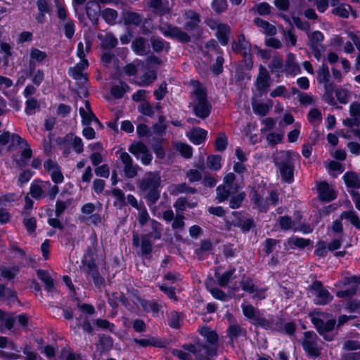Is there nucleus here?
I'll list each match as a JSON object with an SVG mask.
<instances>
[{
    "mask_svg": "<svg viewBox=\"0 0 360 360\" xmlns=\"http://www.w3.org/2000/svg\"><path fill=\"white\" fill-rule=\"evenodd\" d=\"M198 332L206 339L207 345L199 341L194 344H186L181 349H173L172 354L181 360H210V357L217 355L218 335L216 332L207 326L199 328Z\"/></svg>",
    "mask_w": 360,
    "mask_h": 360,
    "instance_id": "nucleus-1",
    "label": "nucleus"
},
{
    "mask_svg": "<svg viewBox=\"0 0 360 360\" xmlns=\"http://www.w3.org/2000/svg\"><path fill=\"white\" fill-rule=\"evenodd\" d=\"M161 176L158 172H147L138 181V188L142 195L151 204L155 203L160 198Z\"/></svg>",
    "mask_w": 360,
    "mask_h": 360,
    "instance_id": "nucleus-2",
    "label": "nucleus"
},
{
    "mask_svg": "<svg viewBox=\"0 0 360 360\" xmlns=\"http://www.w3.org/2000/svg\"><path fill=\"white\" fill-rule=\"evenodd\" d=\"M311 323L317 330L318 333L327 341H331L334 335L331 333L336 323L335 319H333L328 314L324 313L319 309H314L309 313Z\"/></svg>",
    "mask_w": 360,
    "mask_h": 360,
    "instance_id": "nucleus-3",
    "label": "nucleus"
},
{
    "mask_svg": "<svg viewBox=\"0 0 360 360\" xmlns=\"http://www.w3.org/2000/svg\"><path fill=\"white\" fill-rule=\"evenodd\" d=\"M316 78L319 83L323 84L325 92L323 98L325 102L330 105L335 106L338 109H341L342 107L338 105L337 102L333 97L335 84L330 80L329 69L325 63H323L322 65L317 70Z\"/></svg>",
    "mask_w": 360,
    "mask_h": 360,
    "instance_id": "nucleus-4",
    "label": "nucleus"
},
{
    "mask_svg": "<svg viewBox=\"0 0 360 360\" xmlns=\"http://www.w3.org/2000/svg\"><path fill=\"white\" fill-rule=\"evenodd\" d=\"M58 193V186L53 185L49 181L35 179L30 185V194L36 200L43 199L46 195L53 200Z\"/></svg>",
    "mask_w": 360,
    "mask_h": 360,
    "instance_id": "nucleus-5",
    "label": "nucleus"
},
{
    "mask_svg": "<svg viewBox=\"0 0 360 360\" xmlns=\"http://www.w3.org/2000/svg\"><path fill=\"white\" fill-rule=\"evenodd\" d=\"M235 181L236 176L232 172L224 177L223 184L218 186L216 189V199L219 202L226 200L232 193H237L242 188V186H238Z\"/></svg>",
    "mask_w": 360,
    "mask_h": 360,
    "instance_id": "nucleus-6",
    "label": "nucleus"
},
{
    "mask_svg": "<svg viewBox=\"0 0 360 360\" xmlns=\"http://www.w3.org/2000/svg\"><path fill=\"white\" fill-rule=\"evenodd\" d=\"M276 165L279 169L282 179L287 183H291L293 180L294 169L292 153L282 152L281 157L276 161Z\"/></svg>",
    "mask_w": 360,
    "mask_h": 360,
    "instance_id": "nucleus-7",
    "label": "nucleus"
},
{
    "mask_svg": "<svg viewBox=\"0 0 360 360\" xmlns=\"http://www.w3.org/2000/svg\"><path fill=\"white\" fill-rule=\"evenodd\" d=\"M244 316L251 321L252 323L265 329L273 328L274 319H266L259 309L251 304H243L241 305Z\"/></svg>",
    "mask_w": 360,
    "mask_h": 360,
    "instance_id": "nucleus-8",
    "label": "nucleus"
},
{
    "mask_svg": "<svg viewBox=\"0 0 360 360\" xmlns=\"http://www.w3.org/2000/svg\"><path fill=\"white\" fill-rule=\"evenodd\" d=\"M195 84H196V88L194 90V94L196 98L193 111L196 116L205 119L210 115L212 107L207 100L205 91L198 86V82H195Z\"/></svg>",
    "mask_w": 360,
    "mask_h": 360,
    "instance_id": "nucleus-9",
    "label": "nucleus"
},
{
    "mask_svg": "<svg viewBox=\"0 0 360 360\" xmlns=\"http://www.w3.org/2000/svg\"><path fill=\"white\" fill-rule=\"evenodd\" d=\"M160 32L166 37L175 39L181 43H188L191 41V37L181 28L174 26L167 22H161L159 27Z\"/></svg>",
    "mask_w": 360,
    "mask_h": 360,
    "instance_id": "nucleus-10",
    "label": "nucleus"
},
{
    "mask_svg": "<svg viewBox=\"0 0 360 360\" xmlns=\"http://www.w3.org/2000/svg\"><path fill=\"white\" fill-rule=\"evenodd\" d=\"M319 339L313 331L304 333L301 343L304 350L311 357H317L321 354V348L319 345Z\"/></svg>",
    "mask_w": 360,
    "mask_h": 360,
    "instance_id": "nucleus-11",
    "label": "nucleus"
},
{
    "mask_svg": "<svg viewBox=\"0 0 360 360\" xmlns=\"http://www.w3.org/2000/svg\"><path fill=\"white\" fill-rule=\"evenodd\" d=\"M309 290L316 297L314 302L316 304L325 305L333 300V295L323 287L319 281H315L309 286Z\"/></svg>",
    "mask_w": 360,
    "mask_h": 360,
    "instance_id": "nucleus-12",
    "label": "nucleus"
},
{
    "mask_svg": "<svg viewBox=\"0 0 360 360\" xmlns=\"http://www.w3.org/2000/svg\"><path fill=\"white\" fill-rule=\"evenodd\" d=\"M323 39V34L319 31H314L311 33L308 32L307 45L318 60H320L326 51V47L322 44Z\"/></svg>",
    "mask_w": 360,
    "mask_h": 360,
    "instance_id": "nucleus-13",
    "label": "nucleus"
},
{
    "mask_svg": "<svg viewBox=\"0 0 360 360\" xmlns=\"http://www.w3.org/2000/svg\"><path fill=\"white\" fill-rule=\"evenodd\" d=\"M124 175L127 179H133L137 176L141 169L139 166L134 163L132 158L127 152H121L119 155Z\"/></svg>",
    "mask_w": 360,
    "mask_h": 360,
    "instance_id": "nucleus-14",
    "label": "nucleus"
},
{
    "mask_svg": "<svg viewBox=\"0 0 360 360\" xmlns=\"http://www.w3.org/2000/svg\"><path fill=\"white\" fill-rule=\"evenodd\" d=\"M129 151L137 159H140L143 165H149L153 159L147 146L142 142H135L130 145Z\"/></svg>",
    "mask_w": 360,
    "mask_h": 360,
    "instance_id": "nucleus-15",
    "label": "nucleus"
},
{
    "mask_svg": "<svg viewBox=\"0 0 360 360\" xmlns=\"http://www.w3.org/2000/svg\"><path fill=\"white\" fill-rule=\"evenodd\" d=\"M350 118H346L342 123L348 127H359L360 125V103L352 102L349 109Z\"/></svg>",
    "mask_w": 360,
    "mask_h": 360,
    "instance_id": "nucleus-16",
    "label": "nucleus"
},
{
    "mask_svg": "<svg viewBox=\"0 0 360 360\" xmlns=\"http://www.w3.org/2000/svg\"><path fill=\"white\" fill-rule=\"evenodd\" d=\"M185 17V23H184V29L188 31H192L196 29L200 22V15L193 11V10H187L184 13Z\"/></svg>",
    "mask_w": 360,
    "mask_h": 360,
    "instance_id": "nucleus-17",
    "label": "nucleus"
},
{
    "mask_svg": "<svg viewBox=\"0 0 360 360\" xmlns=\"http://www.w3.org/2000/svg\"><path fill=\"white\" fill-rule=\"evenodd\" d=\"M270 76L267 70L262 65H260L259 73L255 82V86L258 91H266L270 86Z\"/></svg>",
    "mask_w": 360,
    "mask_h": 360,
    "instance_id": "nucleus-18",
    "label": "nucleus"
},
{
    "mask_svg": "<svg viewBox=\"0 0 360 360\" xmlns=\"http://www.w3.org/2000/svg\"><path fill=\"white\" fill-rule=\"evenodd\" d=\"M101 7L98 2L89 1L86 4V13L89 19L94 25L98 23V17L101 15Z\"/></svg>",
    "mask_w": 360,
    "mask_h": 360,
    "instance_id": "nucleus-19",
    "label": "nucleus"
},
{
    "mask_svg": "<svg viewBox=\"0 0 360 360\" xmlns=\"http://www.w3.org/2000/svg\"><path fill=\"white\" fill-rule=\"evenodd\" d=\"M319 197L321 200L329 202L336 198L335 191L330 187L326 181H322L318 185Z\"/></svg>",
    "mask_w": 360,
    "mask_h": 360,
    "instance_id": "nucleus-20",
    "label": "nucleus"
},
{
    "mask_svg": "<svg viewBox=\"0 0 360 360\" xmlns=\"http://www.w3.org/2000/svg\"><path fill=\"white\" fill-rule=\"evenodd\" d=\"M227 335L230 339V344L233 345V342L237 340L239 338L246 336L247 330L245 328L242 327L238 323L231 324L226 330Z\"/></svg>",
    "mask_w": 360,
    "mask_h": 360,
    "instance_id": "nucleus-21",
    "label": "nucleus"
},
{
    "mask_svg": "<svg viewBox=\"0 0 360 360\" xmlns=\"http://www.w3.org/2000/svg\"><path fill=\"white\" fill-rule=\"evenodd\" d=\"M79 113L82 118V124L84 125H89L93 121H95L96 123L99 124L98 120L93 113L90 103L88 101H85V106L84 108H79Z\"/></svg>",
    "mask_w": 360,
    "mask_h": 360,
    "instance_id": "nucleus-22",
    "label": "nucleus"
},
{
    "mask_svg": "<svg viewBox=\"0 0 360 360\" xmlns=\"http://www.w3.org/2000/svg\"><path fill=\"white\" fill-rule=\"evenodd\" d=\"M250 44L248 41L243 34H240L238 38V42L233 41L232 49L237 53H240L243 56L248 55L250 51Z\"/></svg>",
    "mask_w": 360,
    "mask_h": 360,
    "instance_id": "nucleus-23",
    "label": "nucleus"
},
{
    "mask_svg": "<svg viewBox=\"0 0 360 360\" xmlns=\"http://www.w3.org/2000/svg\"><path fill=\"white\" fill-rule=\"evenodd\" d=\"M145 1L154 13L160 15L168 13L170 11L169 6L165 5L162 0H145Z\"/></svg>",
    "mask_w": 360,
    "mask_h": 360,
    "instance_id": "nucleus-24",
    "label": "nucleus"
},
{
    "mask_svg": "<svg viewBox=\"0 0 360 360\" xmlns=\"http://www.w3.org/2000/svg\"><path fill=\"white\" fill-rule=\"evenodd\" d=\"M207 131L200 128H194L191 131L187 133V136L190 141L194 144L198 145L202 143L206 139Z\"/></svg>",
    "mask_w": 360,
    "mask_h": 360,
    "instance_id": "nucleus-25",
    "label": "nucleus"
},
{
    "mask_svg": "<svg viewBox=\"0 0 360 360\" xmlns=\"http://www.w3.org/2000/svg\"><path fill=\"white\" fill-rule=\"evenodd\" d=\"M168 191L172 195H178L180 193H184L194 194L197 191L195 188L188 186L186 183L172 184L169 186Z\"/></svg>",
    "mask_w": 360,
    "mask_h": 360,
    "instance_id": "nucleus-26",
    "label": "nucleus"
},
{
    "mask_svg": "<svg viewBox=\"0 0 360 360\" xmlns=\"http://www.w3.org/2000/svg\"><path fill=\"white\" fill-rule=\"evenodd\" d=\"M343 180L348 188L359 189L360 176L353 172H346L343 176Z\"/></svg>",
    "mask_w": 360,
    "mask_h": 360,
    "instance_id": "nucleus-27",
    "label": "nucleus"
},
{
    "mask_svg": "<svg viewBox=\"0 0 360 360\" xmlns=\"http://www.w3.org/2000/svg\"><path fill=\"white\" fill-rule=\"evenodd\" d=\"M230 33V27L226 24H222L217 30L216 37L222 45H226L229 41Z\"/></svg>",
    "mask_w": 360,
    "mask_h": 360,
    "instance_id": "nucleus-28",
    "label": "nucleus"
},
{
    "mask_svg": "<svg viewBox=\"0 0 360 360\" xmlns=\"http://www.w3.org/2000/svg\"><path fill=\"white\" fill-rule=\"evenodd\" d=\"M285 70L288 73L294 75L300 72L299 65L295 60V56L292 53H289L287 56Z\"/></svg>",
    "mask_w": 360,
    "mask_h": 360,
    "instance_id": "nucleus-29",
    "label": "nucleus"
},
{
    "mask_svg": "<svg viewBox=\"0 0 360 360\" xmlns=\"http://www.w3.org/2000/svg\"><path fill=\"white\" fill-rule=\"evenodd\" d=\"M111 194L115 198L113 205L119 209L124 207L126 203V198L124 193L120 188H113L111 191Z\"/></svg>",
    "mask_w": 360,
    "mask_h": 360,
    "instance_id": "nucleus-30",
    "label": "nucleus"
},
{
    "mask_svg": "<svg viewBox=\"0 0 360 360\" xmlns=\"http://www.w3.org/2000/svg\"><path fill=\"white\" fill-rule=\"evenodd\" d=\"M134 341L141 347L153 346L157 347H164L165 346L163 341L153 337L147 339L135 338L134 339Z\"/></svg>",
    "mask_w": 360,
    "mask_h": 360,
    "instance_id": "nucleus-31",
    "label": "nucleus"
},
{
    "mask_svg": "<svg viewBox=\"0 0 360 360\" xmlns=\"http://www.w3.org/2000/svg\"><path fill=\"white\" fill-rule=\"evenodd\" d=\"M254 22L257 27H261L264 32L269 35H274L276 33V27L262 18H256L254 20Z\"/></svg>",
    "mask_w": 360,
    "mask_h": 360,
    "instance_id": "nucleus-32",
    "label": "nucleus"
},
{
    "mask_svg": "<svg viewBox=\"0 0 360 360\" xmlns=\"http://www.w3.org/2000/svg\"><path fill=\"white\" fill-rule=\"evenodd\" d=\"M101 15L105 22L109 25H114L118 17V13L114 9L107 8L101 11Z\"/></svg>",
    "mask_w": 360,
    "mask_h": 360,
    "instance_id": "nucleus-33",
    "label": "nucleus"
},
{
    "mask_svg": "<svg viewBox=\"0 0 360 360\" xmlns=\"http://www.w3.org/2000/svg\"><path fill=\"white\" fill-rule=\"evenodd\" d=\"M196 206V202H188L187 198L185 197L179 198L174 204V207L176 209V212H183L186 209V207L194 208Z\"/></svg>",
    "mask_w": 360,
    "mask_h": 360,
    "instance_id": "nucleus-34",
    "label": "nucleus"
},
{
    "mask_svg": "<svg viewBox=\"0 0 360 360\" xmlns=\"http://www.w3.org/2000/svg\"><path fill=\"white\" fill-rule=\"evenodd\" d=\"M235 271H236L235 269H231L221 274L216 273L215 276L217 279L219 285L221 287L227 286L230 280L232 278L233 275L235 273Z\"/></svg>",
    "mask_w": 360,
    "mask_h": 360,
    "instance_id": "nucleus-35",
    "label": "nucleus"
},
{
    "mask_svg": "<svg viewBox=\"0 0 360 360\" xmlns=\"http://www.w3.org/2000/svg\"><path fill=\"white\" fill-rule=\"evenodd\" d=\"M340 218L347 219L356 229H360V219L354 210L343 212Z\"/></svg>",
    "mask_w": 360,
    "mask_h": 360,
    "instance_id": "nucleus-36",
    "label": "nucleus"
},
{
    "mask_svg": "<svg viewBox=\"0 0 360 360\" xmlns=\"http://www.w3.org/2000/svg\"><path fill=\"white\" fill-rule=\"evenodd\" d=\"M37 274L38 278L42 282L44 283V284L46 285V289L48 291H51L53 290V288H54L53 280L52 279V278L51 277V276L49 274L48 272H46V271L39 269L37 271Z\"/></svg>",
    "mask_w": 360,
    "mask_h": 360,
    "instance_id": "nucleus-37",
    "label": "nucleus"
},
{
    "mask_svg": "<svg viewBox=\"0 0 360 360\" xmlns=\"http://www.w3.org/2000/svg\"><path fill=\"white\" fill-rule=\"evenodd\" d=\"M65 139L70 142L72 148L77 153L79 154L83 152L84 145L81 138L68 134L66 136Z\"/></svg>",
    "mask_w": 360,
    "mask_h": 360,
    "instance_id": "nucleus-38",
    "label": "nucleus"
},
{
    "mask_svg": "<svg viewBox=\"0 0 360 360\" xmlns=\"http://www.w3.org/2000/svg\"><path fill=\"white\" fill-rule=\"evenodd\" d=\"M335 97L341 104H347L351 97V92L346 88L339 87L335 90Z\"/></svg>",
    "mask_w": 360,
    "mask_h": 360,
    "instance_id": "nucleus-39",
    "label": "nucleus"
},
{
    "mask_svg": "<svg viewBox=\"0 0 360 360\" xmlns=\"http://www.w3.org/2000/svg\"><path fill=\"white\" fill-rule=\"evenodd\" d=\"M124 20L128 25L139 26L143 22V17L138 13L127 12L125 14Z\"/></svg>",
    "mask_w": 360,
    "mask_h": 360,
    "instance_id": "nucleus-40",
    "label": "nucleus"
},
{
    "mask_svg": "<svg viewBox=\"0 0 360 360\" xmlns=\"http://www.w3.org/2000/svg\"><path fill=\"white\" fill-rule=\"evenodd\" d=\"M352 11L351 6L348 4H342L335 7L332 13L333 14L338 15L342 18H347L349 17V13Z\"/></svg>",
    "mask_w": 360,
    "mask_h": 360,
    "instance_id": "nucleus-41",
    "label": "nucleus"
},
{
    "mask_svg": "<svg viewBox=\"0 0 360 360\" xmlns=\"http://www.w3.org/2000/svg\"><path fill=\"white\" fill-rule=\"evenodd\" d=\"M140 304L146 311H151L154 314L158 313L162 309V306L157 302L140 300Z\"/></svg>",
    "mask_w": 360,
    "mask_h": 360,
    "instance_id": "nucleus-42",
    "label": "nucleus"
},
{
    "mask_svg": "<svg viewBox=\"0 0 360 360\" xmlns=\"http://www.w3.org/2000/svg\"><path fill=\"white\" fill-rule=\"evenodd\" d=\"M19 272V268L17 266L11 267H0V275L4 278L11 280Z\"/></svg>",
    "mask_w": 360,
    "mask_h": 360,
    "instance_id": "nucleus-43",
    "label": "nucleus"
},
{
    "mask_svg": "<svg viewBox=\"0 0 360 360\" xmlns=\"http://www.w3.org/2000/svg\"><path fill=\"white\" fill-rule=\"evenodd\" d=\"M150 42L153 50L156 52H160L165 49H168L169 48V43L160 37H153L150 39Z\"/></svg>",
    "mask_w": 360,
    "mask_h": 360,
    "instance_id": "nucleus-44",
    "label": "nucleus"
},
{
    "mask_svg": "<svg viewBox=\"0 0 360 360\" xmlns=\"http://www.w3.org/2000/svg\"><path fill=\"white\" fill-rule=\"evenodd\" d=\"M47 57L46 52L37 48H32L30 50V63L34 62L42 63Z\"/></svg>",
    "mask_w": 360,
    "mask_h": 360,
    "instance_id": "nucleus-45",
    "label": "nucleus"
},
{
    "mask_svg": "<svg viewBox=\"0 0 360 360\" xmlns=\"http://www.w3.org/2000/svg\"><path fill=\"white\" fill-rule=\"evenodd\" d=\"M181 321V315L179 312L172 311L169 314L168 324L170 327L173 328H178L180 327Z\"/></svg>",
    "mask_w": 360,
    "mask_h": 360,
    "instance_id": "nucleus-46",
    "label": "nucleus"
},
{
    "mask_svg": "<svg viewBox=\"0 0 360 360\" xmlns=\"http://www.w3.org/2000/svg\"><path fill=\"white\" fill-rule=\"evenodd\" d=\"M132 49L134 51L140 56L146 54V39L143 37L136 39L132 43Z\"/></svg>",
    "mask_w": 360,
    "mask_h": 360,
    "instance_id": "nucleus-47",
    "label": "nucleus"
},
{
    "mask_svg": "<svg viewBox=\"0 0 360 360\" xmlns=\"http://www.w3.org/2000/svg\"><path fill=\"white\" fill-rule=\"evenodd\" d=\"M85 48L84 47V44L82 42H79L77 45V56L79 59L85 58L86 53H89L91 50L92 45L91 40L86 38L85 39Z\"/></svg>",
    "mask_w": 360,
    "mask_h": 360,
    "instance_id": "nucleus-48",
    "label": "nucleus"
},
{
    "mask_svg": "<svg viewBox=\"0 0 360 360\" xmlns=\"http://www.w3.org/2000/svg\"><path fill=\"white\" fill-rule=\"evenodd\" d=\"M156 73L154 71H148L141 77V81L137 83L139 86H145L152 84L156 79Z\"/></svg>",
    "mask_w": 360,
    "mask_h": 360,
    "instance_id": "nucleus-49",
    "label": "nucleus"
},
{
    "mask_svg": "<svg viewBox=\"0 0 360 360\" xmlns=\"http://www.w3.org/2000/svg\"><path fill=\"white\" fill-rule=\"evenodd\" d=\"M150 225L152 228V231L145 234V236H148V238H153L155 240H159L161 238V231L160 226L161 224L154 219L150 220Z\"/></svg>",
    "mask_w": 360,
    "mask_h": 360,
    "instance_id": "nucleus-50",
    "label": "nucleus"
},
{
    "mask_svg": "<svg viewBox=\"0 0 360 360\" xmlns=\"http://www.w3.org/2000/svg\"><path fill=\"white\" fill-rule=\"evenodd\" d=\"M245 197H246V194L245 192H241L236 195L231 196L229 200V207L231 209L239 208L241 206Z\"/></svg>",
    "mask_w": 360,
    "mask_h": 360,
    "instance_id": "nucleus-51",
    "label": "nucleus"
},
{
    "mask_svg": "<svg viewBox=\"0 0 360 360\" xmlns=\"http://www.w3.org/2000/svg\"><path fill=\"white\" fill-rule=\"evenodd\" d=\"M251 200L260 211L266 212L267 210L268 205L266 202L257 192H254L252 195Z\"/></svg>",
    "mask_w": 360,
    "mask_h": 360,
    "instance_id": "nucleus-52",
    "label": "nucleus"
},
{
    "mask_svg": "<svg viewBox=\"0 0 360 360\" xmlns=\"http://www.w3.org/2000/svg\"><path fill=\"white\" fill-rule=\"evenodd\" d=\"M129 89V87L126 83L121 82L120 85H115L112 87L111 94L114 97L120 98H122Z\"/></svg>",
    "mask_w": 360,
    "mask_h": 360,
    "instance_id": "nucleus-53",
    "label": "nucleus"
},
{
    "mask_svg": "<svg viewBox=\"0 0 360 360\" xmlns=\"http://www.w3.org/2000/svg\"><path fill=\"white\" fill-rule=\"evenodd\" d=\"M25 112L28 115H34L36 110L39 108V103L34 98H30L25 102Z\"/></svg>",
    "mask_w": 360,
    "mask_h": 360,
    "instance_id": "nucleus-54",
    "label": "nucleus"
},
{
    "mask_svg": "<svg viewBox=\"0 0 360 360\" xmlns=\"http://www.w3.org/2000/svg\"><path fill=\"white\" fill-rule=\"evenodd\" d=\"M118 44L117 38L111 33H107L102 39V45L105 49H112Z\"/></svg>",
    "mask_w": 360,
    "mask_h": 360,
    "instance_id": "nucleus-55",
    "label": "nucleus"
},
{
    "mask_svg": "<svg viewBox=\"0 0 360 360\" xmlns=\"http://www.w3.org/2000/svg\"><path fill=\"white\" fill-rule=\"evenodd\" d=\"M309 239H304L302 238H298L292 236L288 240V243L290 246H296L300 248H304L310 244Z\"/></svg>",
    "mask_w": 360,
    "mask_h": 360,
    "instance_id": "nucleus-56",
    "label": "nucleus"
},
{
    "mask_svg": "<svg viewBox=\"0 0 360 360\" xmlns=\"http://www.w3.org/2000/svg\"><path fill=\"white\" fill-rule=\"evenodd\" d=\"M220 155H210L207 158V166L212 170H218L221 168Z\"/></svg>",
    "mask_w": 360,
    "mask_h": 360,
    "instance_id": "nucleus-57",
    "label": "nucleus"
},
{
    "mask_svg": "<svg viewBox=\"0 0 360 360\" xmlns=\"http://www.w3.org/2000/svg\"><path fill=\"white\" fill-rule=\"evenodd\" d=\"M260 15H267L271 13V6L266 2L256 4L253 8Z\"/></svg>",
    "mask_w": 360,
    "mask_h": 360,
    "instance_id": "nucleus-58",
    "label": "nucleus"
},
{
    "mask_svg": "<svg viewBox=\"0 0 360 360\" xmlns=\"http://www.w3.org/2000/svg\"><path fill=\"white\" fill-rule=\"evenodd\" d=\"M176 148L185 158H190L193 155L192 148L188 144L178 143L176 145Z\"/></svg>",
    "mask_w": 360,
    "mask_h": 360,
    "instance_id": "nucleus-59",
    "label": "nucleus"
},
{
    "mask_svg": "<svg viewBox=\"0 0 360 360\" xmlns=\"http://www.w3.org/2000/svg\"><path fill=\"white\" fill-rule=\"evenodd\" d=\"M240 285L244 291L249 293H255V292H256V287L254 285L252 280L249 277L243 276L242 278Z\"/></svg>",
    "mask_w": 360,
    "mask_h": 360,
    "instance_id": "nucleus-60",
    "label": "nucleus"
},
{
    "mask_svg": "<svg viewBox=\"0 0 360 360\" xmlns=\"http://www.w3.org/2000/svg\"><path fill=\"white\" fill-rule=\"evenodd\" d=\"M141 250L143 255L150 254L152 252V243L148 238V236H142L141 238Z\"/></svg>",
    "mask_w": 360,
    "mask_h": 360,
    "instance_id": "nucleus-61",
    "label": "nucleus"
},
{
    "mask_svg": "<svg viewBox=\"0 0 360 360\" xmlns=\"http://www.w3.org/2000/svg\"><path fill=\"white\" fill-rule=\"evenodd\" d=\"M296 324L293 322H288L286 323L283 328H282L281 326L276 325V326L274 328V324L273 325L272 329H276L278 331L283 330L284 333L288 335H292L296 330Z\"/></svg>",
    "mask_w": 360,
    "mask_h": 360,
    "instance_id": "nucleus-62",
    "label": "nucleus"
},
{
    "mask_svg": "<svg viewBox=\"0 0 360 360\" xmlns=\"http://www.w3.org/2000/svg\"><path fill=\"white\" fill-rule=\"evenodd\" d=\"M44 167L50 176L60 169V167L58 165V164L51 159H49L44 162Z\"/></svg>",
    "mask_w": 360,
    "mask_h": 360,
    "instance_id": "nucleus-63",
    "label": "nucleus"
},
{
    "mask_svg": "<svg viewBox=\"0 0 360 360\" xmlns=\"http://www.w3.org/2000/svg\"><path fill=\"white\" fill-rule=\"evenodd\" d=\"M252 108L254 112L260 116H265L270 110L269 106L262 103L254 104Z\"/></svg>",
    "mask_w": 360,
    "mask_h": 360,
    "instance_id": "nucleus-64",
    "label": "nucleus"
}]
</instances>
